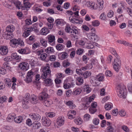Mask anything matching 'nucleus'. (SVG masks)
I'll return each mask as SVG.
<instances>
[{
	"instance_id": "nucleus-1",
	"label": "nucleus",
	"mask_w": 132,
	"mask_h": 132,
	"mask_svg": "<svg viewBox=\"0 0 132 132\" xmlns=\"http://www.w3.org/2000/svg\"><path fill=\"white\" fill-rule=\"evenodd\" d=\"M49 67H45L43 69L42 71L43 72L41 76V78L42 79H45L44 81L45 84H49V85H51L52 84V82L51 79L50 78H46L48 76L49 77L51 76V71L50 69H49Z\"/></svg>"
},
{
	"instance_id": "nucleus-2",
	"label": "nucleus",
	"mask_w": 132,
	"mask_h": 132,
	"mask_svg": "<svg viewBox=\"0 0 132 132\" xmlns=\"http://www.w3.org/2000/svg\"><path fill=\"white\" fill-rule=\"evenodd\" d=\"M117 88L119 90L118 95L120 97H123V98H125L126 96V92L125 91L126 90L125 88L121 85L119 84L117 86Z\"/></svg>"
},
{
	"instance_id": "nucleus-3",
	"label": "nucleus",
	"mask_w": 132,
	"mask_h": 132,
	"mask_svg": "<svg viewBox=\"0 0 132 132\" xmlns=\"http://www.w3.org/2000/svg\"><path fill=\"white\" fill-rule=\"evenodd\" d=\"M11 45L13 47H17L19 45L20 46H23L24 45V43L21 39H13L11 40Z\"/></svg>"
},
{
	"instance_id": "nucleus-4",
	"label": "nucleus",
	"mask_w": 132,
	"mask_h": 132,
	"mask_svg": "<svg viewBox=\"0 0 132 132\" xmlns=\"http://www.w3.org/2000/svg\"><path fill=\"white\" fill-rule=\"evenodd\" d=\"M114 64L113 66L114 69L116 71H118L121 65V61L119 56L116 57V59L114 60Z\"/></svg>"
},
{
	"instance_id": "nucleus-5",
	"label": "nucleus",
	"mask_w": 132,
	"mask_h": 132,
	"mask_svg": "<svg viewBox=\"0 0 132 132\" xmlns=\"http://www.w3.org/2000/svg\"><path fill=\"white\" fill-rule=\"evenodd\" d=\"M12 58L16 60H18L17 61H20L21 59V56L18 55L16 53H13L12 54L11 57L8 56L6 57L4 59V60L5 61L7 62L11 60Z\"/></svg>"
},
{
	"instance_id": "nucleus-6",
	"label": "nucleus",
	"mask_w": 132,
	"mask_h": 132,
	"mask_svg": "<svg viewBox=\"0 0 132 132\" xmlns=\"http://www.w3.org/2000/svg\"><path fill=\"white\" fill-rule=\"evenodd\" d=\"M33 74L34 72L31 71H30L28 72L26 78L24 79L26 82L29 83L32 81Z\"/></svg>"
},
{
	"instance_id": "nucleus-7",
	"label": "nucleus",
	"mask_w": 132,
	"mask_h": 132,
	"mask_svg": "<svg viewBox=\"0 0 132 132\" xmlns=\"http://www.w3.org/2000/svg\"><path fill=\"white\" fill-rule=\"evenodd\" d=\"M41 121L43 125L46 126H48L51 124V121L47 117H43Z\"/></svg>"
},
{
	"instance_id": "nucleus-8",
	"label": "nucleus",
	"mask_w": 132,
	"mask_h": 132,
	"mask_svg": "<svg viewBox=\"0 0 132 132\" xmlns=\"http://www.w3.org/2000/svg\"><path fill=\"white\" fill-rule=\"evenodd\" d=\"M95 33L93 32L89 33L87 35L88 38L92 41H97L99 39V38Z\"/></svg>"
},
{
	"instance_id": "nucleus-9",
	"label": "nucleus",
	"mask_w": 132,
	"mask_h": 132,
	"mask_svg": "<svg viewBox=\"0 0 132 132\" xmlns=\"http://www.w3.org/2000/svg\"><path fill=\"white\" fill-rule=\"evenodd\" d=\"M31 118L34 120L39 121L41 118V116L38 114L33 113L29 114Z\"/></svg>"
},
{
	"instance_id": "nucleus-10",
	"label": "nucleus",
	"mask_w": 132,
	"mask_h": 132,
	"mask_svg": "<svg viewBox=\"0 0 132 132\" xmlns=\"http://www.w3.org/2000/svg\"><path fill=\"white\" fill-rule=\"evenodd\" d=\"M48 95L45 92H42L39 95V99L40 100L45 101L48 97Z\"/></svg>"
},
{
	"instance_id": "nucleus-11",
	"label": "nucleus",
	"mask_w": 132,
	"mask_h": 132,
	"mask_svg": "<svg viewBox=\"0 0 132 132\" xmlns=\"http://www.w3.org/2000/svg\"><path fill=\"white\" fill-rule=\"evenodd\" d=\"M69 20H70V22L73 23L77 24H81L82 22V20H79L78 19H76L75 18H73V16H72V18L70 16L69 18Z\"/></svg>"
},
{
	"instance_id": "nucleus-12",
	"label": "nucleus",
	"mask_w": 132,
	"mask_h": 132,
	"mask_svg": "<svg viewBox=\"0 0 132 132\" xmlns=\"http://www.w3.org/2000/svg\"><path fill=\"white\" fill-rule=\"evenodd\" d=\"M8 52V49L6 47L3 46L0 48V53L2 55H6Z\"/></svg>"
},
{
	"instance_id": "nucleus-13",
	"label": "nucleus",
	"mask_w": 132,
	"mask_h": 132,
	"mask_svg": "<svg viewBox=\"0 0 132 132\" xmlns=\"http://www.w3.org/2000/svg\"><path fill=\"white\" fill-rule=\"evenodd\" d=\"M30 94L28 93L25 94V96L23 98L22 102H24V104L25 105H26L27 104L28 101L30 100ZM24 104V103H23Z\"/></svg>"
},
{
	"instance_id": "nucleus-14",
	"label": "nucleus",
	"mask_w": 132,
	"mask_h": 132,
	"mask_svg": "<svg viewBox=\"0 0 132 132\" xmlns=\"http://www.w3.org/2000/svg\"><path fill=\"white\" fill-rule=\"evenodd\" d=\"M27 64L26 63H20L19 65V67L23 71H26L27 70Z\"/></svg>"
},
{
	"instance_id": "nucleus-15",
	"label": "nucleus",
	"mask_w": 132,
	"mask_h": 132,
	"mask_svg": "<svg viewBox=\"0 0 132 132\" xmlns=\"http://www.w3.org/2000/svg\"><path fill=\"white\" fill-rule=\"evenodd\" d=\"M107 125L108 126V127L107 128V130L109 131L108 132H116L115 131H114V128L112 126L111 123L109 122H107Z\"/></svg>"
},
{
	"instance_id": "nucleus-16",
	"label": "nucleus",
	"mask_w": 132,
	"mask_h": 132,
	"mask_svg": "<svg viewBox=\"0 0 132 132\" xmlns=\"http://www.w3.org/2000/svg\"><path fill=\"white\" fill-rule=\"evenodd\" d=\"M41 126V123L38 122H34L32 125V127L34 129H38Z\"/></svg>"
},
{
	"instance_id": "nucleus-17",
	"label": "nucleus",
	"mask_w": 132,
	"mask_h": 132,
	"mask_svg": "<svg viewBox=\"0 0 132 132\" xmlns=\"http://www.w3.org/2000/svg\"><path fill=\"white\" fill-rule=\"evenodd\" d=\"M14 27L12 25H10L7 27L6 30L7 32H12L14 30Z\"/></svg>"
},
{
	"instance_id": "nucleus-18",
	"label": "nucleus",
	"mask_w": 132,
	"mask_h": 132,
	"mask_svg": "<svg viewBox=\"0 0 132 132\" xmlns=\"http://www.w3.org/2000/svg\"><path fill=\"white\" fill-rule=\"evenodd\" d=\"M23 117L21 116H19L18 117H15L14 118V121L18 123H20L23 120Z\"/></svg>"
},
{
	"instance_id": "nucleus-19",
	"label": "nucleus",
	"mask_w": 132,
	"mask_h": 132,
	"mask_svg": "<svg viewBox=\"0 0 132 132\" xmlns=\"http://www.w3.org/2000/svg\"><path fill=\"white\" fill-rule=\"evenodd\" d=\"M64 120L62 118V117H59L57 119V124L60 126L64 124Z\"/></svg>"
},
{
	"instance_id": "nucleus-20",
	"label": "nucleus",
	"mask_w": 132,
	"mask_h": 132,
	"mask_svg": "<svg viewBox=\"0 0 132 132\" xmlns=\"http://www.w3.org/2000/svg\"><path fill=\"white\" fill-rule=\"evenodd\" d=\"M35 96H34V95H32L31 96L30 98H31L30 100L31 102L33 104H36L38 100L36 99V98Z\"/></svg>"
},
{
	"instance_id": "nucleus-21",
	"label": "nucleus",
	"mask_w": 132,
	"mask_h": 132,
	"mask_svg": "<svg viewBox=\"0 0 132 132\" xmlns=\"http://www.w3.org/2000/svg\"><path fill=\"white\" fill-rule=\"evenodd\" d=\"M37 24L36 23H35L32 25L31 27L30 28V29H31V31H32V30H34L36 32H37L38 31L37 28Z\"/></svg>"
},
{
	"instance_id": "nucleus-22",
	"label": "nucleus",
	"mask_w": 132,
	"mask_h": 132,
	"mask_svg": "<svg viewBox=\"0 0 132 132\" xmlns=\"http://www.w3.org/2000/svg\"><path fill=\"white\" fill-rule=\"evenodd\" d=\"M97 1L99 5V8L100 10H101L103 7V0H97Z\"/></svg>"
},
{
	"instance_id": "nucleus-23",
	"label": "nucleus",
	"mask_w": 132,
	"mask_h": 132,
	"mask_svg": "<svg viewBox=\"0 0 132 132\" xmlns=\"http://www.w3.org/2000/svg\"><path fill=\"white\" fill-rule=\"evenodd\" d=\"M91 74V73L90 72L87 71L84 72L82 75L84 77V78H86L90 76Z\"/></svg>"
},
{
	"instance_id": "nucleus-24",
	"label": "nucleus",
	"mask_w": 132,
	"mask_h": 132,
	"mask_svg": "<svg viewBox=\"0 0 132 132\" xmlns=\"http://www.w3.org/2000/svg\"><path fill=\"white\" fill-rule=\"evenodd\" d=\"M18 1V0H15L14 1V3L16 6V8L18 9H20V8L19 6L20 5L21 3L20 2Z\"/></svg>"
},
{
	"instance_id": "nucleus-25",
	"label": "nucleus",
	"mask_w": 132,
	"mask_h": 132,
	"mask_svg": "<svg viewBox=\"0 0 132 132\" xmlns=\"http://www.w3.org/2000/svg\"><path fill=\"white\" fill-rule=\"evenodd\" d=\"M55 36L53 35H50L48 38V42L51 43L53 42L55 40Z\"/></svg>"
},
{
	"instance_id": "nucleus-26",
	"label": "nucleus",
	"mask_w": 132,
	"mask_h": 132,
	"mask_svg": "<svg viewBox=\"0 0 132 132\" xmlns=\"http://www.w3.org/2000/svg\"><path fill=\"white\" fill-rule=\"evenodd\" d=\"M39 55H40V57L41 59L42 60H44L46 58L47 55L45 53H44L42 54L39 53L38 54V55L39 56Z\"/></svg>"
},
{
	"instance_id": "nucleus-27",
	"label": "nucleus",
	"mask_w": 132,
	"mask_h": 132,
	"mask_svg": "<svg viewBox=\"0 0 132 132\" xmlns=\"http://www.w3.org/2000/svg\"><path fill=\"white\" fill-rule=\"evenodd\" d=\"M31 29L27 30V31H25L23 34V36L24 37H27L29 35V32H31Z\"/></svg>"
},
{
	"instance_id": "nucleus-28",
	"label": "nucleus",
	"mask_w": 132,
	"mask_h": 132,
	"mask_svg": "<svg viewBox=\"0 0 132 132\" xmlns=\"http://www.w3.org/2000/svg\"><path fill=\"white\" fill-rule=\"evenodd\" d=\"M14 118H15L13 117L12 115L9 114L7 117V121L10 122H11L13 121V119H14Z\"/></svg>"
},
{
	"instance_id": "nucleus-29",
	"label": "nucleus",
	"mask_w": 132,
	"mask_h": 132,
	"mask_svg": "<svg viewBox=\"0 0 132 132\" xmlns=\"http://www.w3.org/2000/svg\"><path fill=\"white\" fill-rule=\"evenodd\" d=\"M93 107H90L89 109V110L90 113L93 114L96 112L97 110L96 109H94Z\"/></svg>"
},
{
	"instance_id": "nucleus-30",
	"label": "nucleus",
	"mask_w": 132,
	"mask_h": 132,
	"mask_svg": "<svg viewBox=\"0 0 132 132\" xmlns=\"http://www.w3.org/2000/svg\"><path fill=\"white\" fill-rule=\"evenodd\" d=\"M100 23L97 20L94 21L92 22V25L94 26H97L99 25Z\"/></svg>"
},
{
	"instance_id": "nucleus-31",
	"label": "nucleus",
	"mask_w": 132,
	"mask_h": 132,
	"mask_svg": "<svg viewBox=\"0 0 132 132\" xmlns=\"http://www.w3.org/2000/svg\"><path fill=\"white\" fill-rule=\"evenodd\" d=\"M36 81H35L34 82H35L37 85L39 83H40V82H39V81L40 80V75L39 74H37L36 76Z\"/></svg>"
},
{
	"instance_id": "nucleus-32",
	"label": "nucleus",
	"mask_w": 132,
	"mask_h": 132,
	"mask_svg": "<svg viewBox=\"0 0 132 132\" xmlns=\"http://www.w3.org/2000/svg\"><path fill=\"white\" fill-rule=\"evenodd\" d=\"M81 90L80 89H76L74 91L73 94L74 95H77L78 94H79L81 93Z\"/></svg>"
},
{
	"instance_id": "nucleus-33",
	"label": "nucleus",
	"mask_w": 132,
	"mask_h": 132,
	"mask_svg": "<svg viewBox=\"0 0 132 132\" xmlns=\"http://www.w3.org/2000/svg\"><path fill=\"white\" fill-rule=\"evenodd\" d=\"M9 63L8 62H5L3 64V65L5 68H6L7 69H10V67L9 65Z\"/></svg>"
},
{
	"instance_id": "nucleus-34",
	"label": "nucleus",
	"mask_w": 132,
	"mask_h": 132,
	"mask_svg": "<svg viewBox=\"0 0 132 132\" xmlns=\"http://www.w3.org/2000/svg\"><path fill=\"white\" fill-rule=\"evenodd\" d=\"M71 85L69 83H64L63 87L65 89H67L70 88Z\"/></svg>"
},
{
	"instance_id": "nucleus-35",
	"label": "nucleus",
	"mask_w": 132,
	"mask_h": 132,
	"mask_svg": "<svg viewBox=\"0 0 132 132\" xmlns=\"http://www.w3.org/2000/svg\"><path fill=\"white\" fill-rule=\"evenodd\" d=\"M68 60H66L64 61L63 63V65L64 67H67L68 66H69L70 65V63L68 62Z\"/></svg>"
},
{
	"instance_id": "nucleus-36",
	"label": "nucleus",
	"mask_w": 132,
	"mask_h": 132,
	"mask_svg": "<svg viewBox=\"0 0 132 132\" xmlns=\"http://www.w3.org/2000/svg\"><path fill=\"white\" fill-rule=\"evenodd\" d=\"M71 30V31L70 32L71 33V34L72 35H74V34H76L78 33V31L76 29H73V28Z\"/></svg>"
},
{
	"instance_id": "nucleus-37",
	"label": "nucleus",
	"mask_w": 132,
	"mask_h": 132,
	"mask_svg": "<svg viewBox=\"0 0 132 132\" xmlns=\"http://www.w3.org/2000/svg\"><path fill=\"white\" fill-rule=\"evenodd\" d=\"M120 115L122 117L125 116L126 115V112L123 110H120L119 111Z\"/></svg>"
},
{
	"instance_id": "nucleus-38",
	"label": "nucleus",
	"mask_w": 132,
	"mask_h": 132,
	"mask_svg": "<svg viewBox=\"0 0 132 132\" xmlns=\"http://www.w3.org/2000/svg\"><path fill=\"white\" fill-rule=\"evenodd\" d=\"M99 122V120L97 118H95L93 120V122L95 125H97L98 124Z\"/></svg>"
},
{
	"instance_id": "nucleus-39",
	"label": "nucleus",
	"mask_w": 132,
	"mask_h": 132,
	"mask_svg": "<svg viewBox=\"0 0 132 132\" xmlns=\"http://www.w3.org/2000/svg\"><path fill=\"white\" fill-rule=\"evenodd\" d=\"M122 129L126 132H128L129 131V129L125 125H123L122 127Z\"/></svg>"
},
{
	"instance_id": "nucleus-40",
	"label": "nucleus",
	"mask_w": 132,
	"mask_h": 132,
	"mask_svg": "<svg viewBox=\"0 0 132 132\" xmlns=\"http://www.w3.org/2000/svg\"><path fill=\"white\" fill-rule=\"evenodd\" d=\"M83 51L84 50L80 48L77 50L76 53L78 55H80L83 53Z\"/></svg>"
},
{
	"instance_id": "nucleus-41",
	"label": "nucleus",
	"mask_w": 132,
	"mask_h": 132,
	"mask_svg": "<svg viewBox=\"0 0 132 132\" xmlns=\"http://www.w3.org/2000/svg\"><path fill=\"white\" fill-rule=\"evenodd\" d=\"M7 99V98L5 96H3V97L0 98V103H2L4 102Z\"/></svg>"
},
{
	"instance_id": "nucleus-42",
	"label": "nucleus",
	"mask_w": 132,
	"mask_h": 132,
	"mask_svg": "<svg viewBox=\"0 0 132 132\" xmlns=\"http://www.w3.org/2000/svg\"><path fill=\"white\" fill-rule=\"evenodd\" d=\"M26 124L29 126H31L32 124L31 120L29 119H28L26 121Z\"/></svg>"
},
{
	"instance_id": "nucleus-43",
	"label": "nucleus",
	"mask_w": 132,
	"mask_h": 132,
	"mask_svg": "<svg viewBox=\"0 0 132 132\" xmlns=\"http://www.w3.org/2000/svg\"><path fill=\"white\" fill-rule=\"evenodd\" d=\"M56 47L57 50L59 51L62 49L63 46L62 44H57V45L56 46Z\"/></svg>"
},
{
	"instance_id": "nucleus-44",
	"label": "nucleus",
	"mask_w": 132,
	"mask_h": 132,
	"mask_svg": "<svg viewBox=\"0 0 132 132\" xmlns=\"http://www.w3.org/2000/svg\"><path fill=\"white\" fill-rule=\"evenodd\" d=\"M40 42L43 46L45 47L46 46L47 43L46 41L44 40L43 39H42L40 40Z\"/></svg>"
},
{
	"instance_id": "nucleus-45",
	"label": "nucleus",
	"mask_w": 132,
	"mask_h": 132,
	"mask_svg": "<svg viewBox=\"0 0 132 132\" xmlns=\"http://www.w3.org/2000/svg\"><path fill=\"white\" fill-rule=\"evenodd\" d=\"M25 5V7L26 8V9L27 8H30L31 7V5L30 4V3L27 2L25 3H24Z\"/></svg>"
},
{
	"instance_id": "nucleus-46",
	"label": "nucleus",
	"mask_w": 132,
	"mask_h": 132,
	"mask_svg": "<svg viewBox=\"0 0 132 132\" xmlns=\"http://www.w3.org/2000/svg\"><path fill=\"white\" fill-rule=\"evenodd\" d=\"M104 107L106 110H110L111 108V105L109 104H106Z\"/></svg>"
},
{
	"instance_id": "nucleus-47",
	"label": "nucleus",
	"mask_w": 132,
	"mask_h": 132,
	"mask_svg": "<svg viewBox=\"0 0 132 132\" xmlns=\"http://www.w3.org/2000/svg\"><path fill=\"white\" fill-rule=\"evenodd\" d=\"M26 50L24 49H21L18 50V52L22 54H24L26 52Z\"/></svg>"
},
{
	"instance_id": "nucleus-48",
	"label": "nucleus",
	"mask_w": 132,
	"mask_h": 132,
	"mask_svg": "<svg viewBox=\"0 0 132 132\" xmlns=\"http://www.w3.org/2000/svg\"><path fill=\"white\" fill-rule=\"evenodd\" d=\"M113 12L111 10H110L108 13L107 16L109 17H111L113 16Z\"/></svg>"
},
{
	"instance_id": "nucleus-49",
	"label": "nucleus",
	"mask_w": 132,
	"mask_h": 132,
	"mask_svg": "<svg viewBox=\"0 0 132 132\" xmlns=\"http://www.w3.org/2000/svg\"><path fill=\"white\" fill-rule=\"evenodd\" d=\"M77 81L80 83H82L83 80L82 77H78L77 78Z\"/></svg>"
},
{
	"instance_id": "nucleus-50",
	"label": "nucleus",
	"mask_w": 132,
	"mask_h": 132,
	"mask_svg": "<svg viewBox=\"0 0 132 132\" xmlns=\"http://www.w3.org/2000/svg\"><path fill=\"white\" fill-rule=\"evenodd\" d=\"M71 29L70 27L66 26L65 28V30L67 32H71Z\"/></svg>"
},
{
	"instance_id": "nucleus-51",
	"label": "nucleus",
	"mask_w": 132,
	"mask_h": 132,
	"mask_svg": "<svg viewBox=\"0 0 132 132\" xmlns=\"http://www.w3.org/2000/svg\"><path fill=\"white\" fill-rule=\"evenodd\" d=\"M69 6L70 3H65L64 4V7L65 9H67L69 8Z\"/></svg>"
},
{
	"instance_id": "nucleus-52",
	"label": "nucleus",
	"mask_w": 132,
	"mask_h": 132,
	"mask_svg": "<svg viewBox=\"0 0 132 132\" xmlns=\"http://www.w3.org/2000/svg\"><path fill=\"white\" fill-rule=\"evenodd\" d=\"M128 89L129 92L132 93V82L128 85Z\"/></svg>"
},
{
	"instance_id": "nucleus-53",
	"label": "nucleus",
	"mask_w": 132,
	"mask_h": 132,
	"mask_svg": "<svg viewBox=\"0 0 132 132\" xmlns=\"http://www.w3.org/2000/svg\"><path fill=\"white\" fill-rule=\"evenodd\" d=\"M106 124V121L105 120H103L102 121V123L101 124V126L102 127H104Z\"/></svg>"
},
{
	"instance_id": "nucleus-54",
	"label": "nucleus",
	"mask_w": 132,
	"mask_h": 132,
	"mask_svg": "<svg viewBox=\"0 0 132 132\" xmlns=\"http://www.w3.org/2000/svg\"><path fill=\"white\" fill-rule=\"evenodd\" d=\"M105 75L106 76L110 77L112 75L111 72L110 71H107L105 72Z\"/></svg>"
},
{
	"instance_id": "nucleus-55",
	"label": "nucleus",
	"mask_w": 132,
	"mask_h": 132,
	"mask_svg": "<svg viewBox=\"0 0 132 132\" xmlns=\"http://www.w3.org/2000/svg\"><path fill=\"white\" fill-rule=\"evenodd\" d=\"M71 130L74 132H78L79 131V129L77 127H71Z\"/></svg>"
},
{
	"instance_id": "nucleus-56",
	"label": "nucleus",
	"mask_w": 132,
	"mask_h": 132,
	"mask_svg": "<svg viewBox=\"0 0 132 132\" xmlns=\"http://www.w3.org/2000/svg\"><path fill=\"white\" fill-rule=\"evenodd\" d=\"M43 4L44 5L46 6H50L51 5L50 2H43Z\"/></svg>"
},
{
	"instance_id": "nucleus-57",
	"label": "nucleus",
	"mask_w": 132,
	"mask_h": 132,
	"mask_svg": "<svg viewBox=\"0 0 132 132\" xmlns=\"http://www.w3.org/2000/svg\"><path fill=\"white\" fill-rule=\"evenodd\" d=\"M97 106V103L95 102H93L91 105V107H93V108H95Z\"/></svg>"
},
{
	"instance_id": "nucleus-58",
	"label": "nucleus",
	"mask_w": 132,
	"mask_h": 132,
	"mask_svg": "<svg viewBox=\"0 0 132 132\" xmlns=\"http://www.w3.org/2000/svg\"><path fill=\"white\" fill-rule=\"evenodd\" d=\"M47 117H49L52 118L54 117L55 115L54 114L53 112H51L48 113L47 115Z\"/></svg>"
},
{
	"instance_id": "nucleus-59",
	"label": "nucleus",
	"mask_w": 132,
	"mask_h": 132,
	"mask_svg": "<svg viewBox=\"0 0 132 132\" xmlns=\"http://www.w3.org/2000/svg\"><path fill=\"white\" fill-rule=\"evenodd\" d=\"M26 24L28 25L31 24L32 23L31 21V19H27L25 21Z\"/></svg>"
},
{
	"instance_id": "nucleus-60",
	"label": "nucleus",
	"mask_w": 132,
	"mask_h": 132,
	"mask_svg": "<svg viewBox=\"0 0 132 132\" xmlns=\"http://www.w3.org/2000/svg\"><path fill=\"white\" fill-rule=\"evenodd\" d=\"M82 28L86 31H88L90 29L87 26L85 25H83Z\"/></svg>"
},
{
	"instance_id": "nucleus-61",
	"label": "nucleus",
	"mask_w": 132,
	"mask_h": 132,
	"mask_svg": "<svg viewBox=\"0 0 132 132\" xmlns=\"http://www.w3.org/2000/svg\"><path fill=\"white\" fill-rule=\"evenodd\" d=\"M56 59V57L54 55L51 56L49 57V59L51 61H54Z\"/></svg>"
},
{
	"instance_id": "nucleus-62",
	"label": "nucleus",
	"mask_w": 132,
	"mask_h": 132,
	"mask_svg": "<svg viewBox=\"0 0 132 132\" xmlns=\"http://www.w3.org/2000/svg\"><path fill=\"white\" fill-rule=\"evenodd\" d=\"M90 116L88 114H85L84 116V118L86 119L87 120H89L90 118Z\"/></svg>"
},
{
	"instance_id": "nucleus-63",
	"label": "nucleus",
	"mask_w": 132,
	"mask_h": 132,
	"mask_svg": "<svg viewBox=\"0 0 132 132\" xmlns=\"http://www.w3.org/2000/svg\"><path fill=\"white\" fill-rule=\"evenodd\" d=\"M16 14L18 16L19 18H21L23 15L22 12L20 11H19L17 12Z\"/></svg>"
},
{
	"instance_id": "nucleus-64",
	"label": "nucleus",
	"mask_w": 132,
	"mask_h": 132,
	"mask_svg": "<svg viewBox=\"0 0 132 132\" xmlns=\"http://www.w3.org/2000/svg\"><path fill=\"white\" fill-rule=\"evenodd\" d=\"M109 99V97L108 96L105 97L102 100V103H104L107 100Z\"/></svg>"
}]
</instances>
